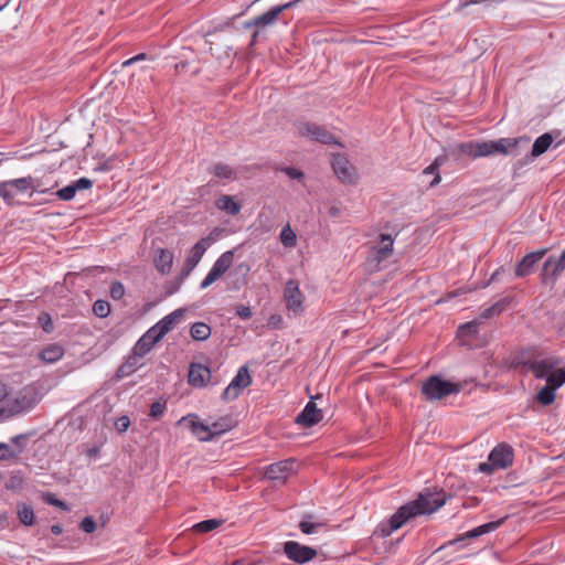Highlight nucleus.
Here are the masks:
<instances>
[{"label": "nucleus", "instance_id": "obj_46", "mask_svg": "<svg viewBox=\"0 0 565 565\" xmlns=\"http://www.w3.org/2000/svg\"><path fill=\"white\" fill-rule=\"evenodd\" d=\"M439 168V159L437 158L430 166H428L425 170V174H435L434 180L430 182V186H434L440 182V175L438 172Z\"/></svg>", "mask_w": 565, "mask_h": 565}, {"label": "nucleus", "instance_id": "obj_6", "mask_svg": "<svg viewBox=\"0 0 565 565\" xmlns=\"http://www.w3.org/2000/svg\"><path fill=\"white\" fill-rule=\"evenodd\" d=\"M297 130L300 136L321 142L323 145L338 143L337 138L330 131H328L323 126L315 122H299L297 125Z\"/></svg>", "mask_w": 565, "mask_h": 565}, {"label": "nucleus", "instance_id": "obj_21", "mask_svg": "<svg viewBox=\"0 0 565 565\" xmlns=\"http://www.w3.org/2000/svg\"><path fill=\"white\" fill-rule=\"evenodd\" d=\"M184 313V309L179 308L168 316L163 317L159 322H157L153 327H151L152 330H156L158 332V335L163 338L169 331H171L175 324L180 321Z\"/></svg>", "mask_w": 565, "mask_h": 565}, {"label": "nucleus", "instance_id": "obj_36", "mask_svg": "<svg viewBox=\"0 0 565 565\" xmlns=\"http://www.w3.org/2000/svg\"><path fill=\"white\" fill-rule=\"evenodd\" d=\"M279 237L281 244L287 248H292L297 244L296 233L292 231L289 224L282 227Z\"/></svg>", "mask_w": 565, "mask_h": 565}, {"label": "nucleus", "instance_id": "obj_26", "mask_svg": "<svg viewBox=\"0 0 565 565\" xmlns=\"http://www.w3.org/2000/svg\"><path fill=\"white\" fill-rule=\"evenodd\" d=\"M64 355V348L57 343H51L44 347L40 353L39 359L44 363H55Z\"/></svg>", "mask_w": 565, "mask_h": 565}, {"label": "nucleus", "instance_id": "obj_14", "mask_svg": "<svg viewBox=\"0 0 565 565\" xmlns=\"http://www.w3.org/2000/svg\"><path fill=\"white\" fill-rule=\"evenodd\" d=\"M565 269V249L557 260L548 257L542 267L541 278L544 284H555L561 273Z\"/></svg>", "mask_w": 565, "mask_h": 565}, {"label": "nucleus", "instance_id": "obj_43", "mask_svg": "<svg viewBox=\"0 0 565 565\" xmlns=\"http://www.w3.org/2000/svg\"><path fill=\"white\" fill-rule=\"evenodd\" d=\"M458 151L460 154L477 158L476 157L477 142H475V141L462 142L458 146Z\"/></svg>", "mask_w": 565, "mask_h": 565}, {"label": "nucleus", "instance_id": "obj_2", "mask_svg": "<svg viewBox=\"0 0 565 565\" xmlns=\"http://www.w3.org/2000/svg\"><path fill=\"white\" fill-rule=\"evenodd\" d=\"M462 386L444 380L440 375H431L422 384L420 392L428 401H437L451 394H457Z\"/></svg>", "mask_w": 565, "mask_h": 565}, {"label": "nucleus", "instance_id": "obj_17", "mask_svg": "<svg viewBox=\"0 0 565 565\" xmlns=\"http://www.w3.org/2000/svg\"><path fill=\"white\" fill-rule=\"evenodd\" d=\"M323 418L322 411L317 407L316 403L309 401L305 408L297 415L296 423L303 427H312Z\"/></svg>", "mask_w": 565, "mask_h": 565}, {"label": "nucleus", "instance_id": "obj_62", "mask_svg": "<svg viewBox=\"0 0 565 565\" xmlns=\"http://www.w3.org/2000/svg\"><path fill=\"white\" fill-rule=\"evenodd\" d=\"M8 395V387L4 383L0 382V402L3 401Z\"/></svg>", "mask_w": 565, "mask_h": 565}, {"label": "nucleus", "instance_id": "obj_4", "mask_svg": "<svg viewBox=\"0 0 565 565\" xmlns=\"http://www.w3.org/2000/svg\"><path fill=\"white\" fill-rule=\"evenodd\" d=\"M302 0H291L289 2L271 7L268 11L264 12L263 14L255 17L250 21L245 23V28H257V29H265L267 26H270L276 23L278 20V17L286 10L291 9L296 7L298 3H300Z\"/></svg>", "mask_w": 565, "mask_h": 565}, {"label": "nucleus", "instance_id": "obj_42", "mask_svg": "<svg viewBox=\"0 0 565 565\" xmlns=\"http://www.w3.org/2000/svg\"><path fill=\"white\" fill-rule=\"evenodd\" d=\"M212 173L220 179H231L233 175V169L224 163H216L212 169Z\"/></svg>", "mask_w": 565, "mask_h": 565}, {"label": "nucleus", "instance_id": "obj_25", "mask_svg": "<svg viewBox=\"0 0 565 565\" xmlns=\"http://www.w3.org/2000/svg\"><path fill=\"white\" fill-rule=\"evenodd\" d=\"M173 253L167 248H159L154 256V266L159 273L167 275L171 271L173 264Z\"/></svg>", "mask_w": 565, "mask_h": 565}, {"label": "nucleus", "instance_id": "obj_24", "mask_svg": "<svg viewBox=\"0 0 565 565\" xmlns=\"http://www.w3.org/2000/svg\"><path fill=\"white\" fill-rule=\"evenodd\" d=\"M142 358L143 355H137V353H135V349H132L131 354L118 367L116 372V377L122 379L134 374L142 365V363L140 362Z\"/></svg>", "mask_w": 565, "mask_h": 565}, {"label": "nucleus", "instance_id": "obj_34", "mask_svg": "<svg viewBox=\"0 0 565 565\" xmlns=\"http://www.w3.org/2000/svg\"><path fill=\"white\" fill-rule=\"evenodd\" d=\"M392 253L386 247L372 246L370 249L369 260L375 268L380 269L383 260L387 259Z\"/></svg>", "mask_w": 565, "mask_h": 565}, {"label": "nucleus", "instance_id": "obj_15", "mask_svg": "<svg viewBox=\"0 0 565 565\" xmlns=\"http://www.w3.org/2000/svg\"><path fill=\"white\" fill-rule=\"evenodd\" d=\"M547 248L526 254L515 266V277L523 278L531 275L536 264L546 255Z\"/></svg>", "mask_w": 565, "mask_h": 565}, {"label": "nucleus", "instance_id": "obj_10", "mask_svg": "<svg viewBox=\"0 0 565 565\" xmlns=\"http://www.w3.org/2000/svg\"><path fill=\"white\" fill-rule=\"evenodd\" d=\"M518 139L515 138H501L499 140L481 141L477 142L476 157H488L494 153H507L508 149L515 147Z\"/></svg>", "mask_w": 565, "mask_h": 565}, {"label": "nucleus", "instance_id": "obj_50", "mask_svg": "<svg viewBox=\"0 0 565 565\" xmlns=\"http://www.w3.org/2000/svg\"><path fill=\"white\" fill-rule=\"evenodd\" d=\"M130 426V419L128 416H120L115 422V428L118 433H125Z\"/></svg>", "mask_w": 565, "mask_h": 565}, {"label": "nucleus", "instance_id": "obj_18", "mask_svg": "<svg viewBox=\"0 0 565 565\" xmlns=\"http://www.w3.org/2000/svg\"><path fill=\"white\" fill-rule=\"evenodd\" d=\"M211 377L210 369L200 363H191L189 367L188 381L194 387H203Z\"/></svg>", "mask_w": 565, "mask_h": 565}, {"label": "nucleus", "instance_id": "obj_19", "mask_svg": "<svg viewBox=\"0 0 565 565\" xmlns=\"http://www.w3.org/2000/svg\"><path fill=\"white\" fill-rule=\"evenodd\" d=\"M211 243L212 237L210 235L201 238L196 244H194L185 259V267H189V269H194L202 259L206 249L210 247Z\"/></svg>", "mask_w": 565, "mask_h": 565}, {"label": "nucleus", "instance_id": "obj_59", "mask_svg": "<svg viewBox=\"0 0 565 565\" xmlns=\"http://www.w3.org/2000/svg\"><path fill=\"white\" fill-rule=\"evenodd\" d=\"M503 0H468L459 4L458 10L469 6V4H479V3H500Z\"/></svg>", "mask_w": 565, "mask_h": 565}, {"label": "nucleus", "instance_id": "obj_30", "mask_svg": "<svg viewBox=\"0 0 565 565\" xmlns=\"http://www.w3.org/2000/svg\"><path fill=\"white\" fill-rule=\"evenodd\" d=\"M504 522V518L503 519H500L498 521H493V522H489V523H486V524H482V525H479L470 531H468L462 537H460L459 540H463V539H476V537H479L483 534H487V533H490L494 530H497L502 523Z\"/></svg>", "mask_w": 565, "mask_h": 565}, {"label": "nucleus", "instance_id": "obj_13", "mask_svg": "<svg viewBox=\"0 0 565 565\" xmlns=\"http://www.w3.org/2000/svg\"><path fill=\"white\" fill-rule=\"evenodd\" d=\"M331 166L341 182L349 184L355 183V169L344 154H334L332 157Z\"/></svg>", "mask_w": 565, "mask_h": 565}, {"label": "nucleus", "instance_id": "obj_37", "mask_svg": "<svg viewBox=\"0 0 565 565\" xmlns=\"http://www.w3.org/2000/svg\"><path fill=\"white\" fill-rule=\"evenodd\" d=\"M565 383V369L553 370L547 376L546 385L553 387L555 391Z\"/></svg>", "mask_w": 565, "mask_h": 565}, {"label": "nucleus", "instance_id": "obj_12", "mask_svg": "<svg viewBox=\"0 0 565 565\" xmlns=\"http://www.w3.org/2000/svg\"><path fill=\"white\" fill-rule=\"evenodd\" d=\"M294 471L295 460L286 459L265 467L264 477L266 479L284 483L294 473Z\"/></svg>", "mask_w": 565, "mask_h": 565}, {"label": "nucleus", "instance_id": "obj_9", "mask_svg": "<svg viewBox=\"0 0 565 565\" xmlns=\"http://www.w3.org/2000/svg\"><path fill=\"white\" fill-rule=\"evenodd\" d=\"M282 550L288 559L297 564L308 563L317 556V550L308 545H302L296 541L285 542Z\"/></svg>", "mask_w": 565, "mask_h": 565}, {"label": "nucleus", "instance_id": "obj_29", "mask_svg": "<svg viewBox=\"0 0 565 565\" xmlns=\"http://www.w3.org/2000/svg\"><path fill=\"white\" fill-rule=\"evenodd\" d=\"M504 522V518L503 519H500L498 521H493V522H489V523H486V524H482V525H479L470 531H468L462 537H460L459 540H463V539H476V537H479L483 534H487V533H490L494 530H497L502 523Z\"/></svg>", "mask_w": 565, "mask_h": 565}, {"label": "nucleus", "instance_id": "obj_3", "mask_svg": "<svg viewBox=\"0 0 565 565\" xmlns=\"http://www.w3.org/2000/svg\"><path fill=\"white\" fill-rule=\"evenodd\" d=\"M513 457V448L508 444H500L491 450L488 461L479 465L478 470L490 475L497 469H507L512 465Z\"/></svg>", "mask_w": 565, "mask_h": 565}, {"label": "nucleus", "instance_id": "obj_58", "mask_svg": "<svg viewBox=\"0 0 565 565\" xmlns=\"http://www.w3.org/2000/svg\"><path fill=\"white\" fill-rule=\"evenodd\" d=\"M39 321L42 324V328L45 332H51L53 329L51 317L47 313H42L39 316Z\"/></svg>", "mask_w": 565, "mask_h": 565}, {"label": "nucleus", "instance_id": "obj_7", "mask_svg": "<svg viewBox=\"0 0 565 565\" xmlns=\"http://www.w3.org/2000/svg\"><path fill=\"white\" fill-rule=\"evenodd\" d=\"M177 425H186L193 436L200 441H211L214 439L210 423H203L194 413L181 417Z\"/></svg>", "mask_w": 565, "mask_h": 565}, {"label": "nucleus", "instance_id": "obj_53", "mask_svg": "<svg viewBox=\"0 0 565 565\" xmlns=\"http://www.w3.org/2000/svg\"><path fill=\"white\" fill-rule=\"evenodd\" d=\"M0 198L4 201L8 206H12V195L7 189V181L0 182Z\"/></svg>", "mask_w": 565, "mask_h": 565}, {"label": "nucleus", "instance_id": "obj_63", "mask_svg": "<svg viewBox=\"0 0 565 565\" xmlns=\"http://www.w3.org/2000/svg\"><path fill=\"white\" fill-rule=\"evenodd\" d=\"M495 317L494 312H492L491 307L484 309L481 313V318L483 319H490Z\"/></svg>", "mask_w": 565, "mask_h": 565}, {"label": "nucleus", "instance_id": "obj_39", "mask_svg": "<svg viewBox=\"0 0 565 565\" xmlns=\"http://www.w3.org/2000/svg\"><path fill=\"white\" fill-rule=\"evenodd\" d=\"M222 523H223L222 520L210 519V520H204V521L196 523L193 526V529L195 532H199V533H207V532H211V531L215 530L216 527H218Z\"/></svg>", "mask_w": 565, "mask_h": 565}, {"label": "nucleus", "instance_id": "obj_11", "mask_svg": "<svg viewBox=\"0 0 565 565\" xmlns=\"http://www.w3.org/2000/svg\"><path fill=\"white\" fill-rule=\"evenodd\" d=\"M252 383V377L248 372V367L243 365L238 369L235 377L228 384V386L223 391L222 397L225 401L235 399L239 396L242 391L249 386Z\"/></svg>", "mask_w": 565, "mask_h": 565}, {"label": "nucleus", "instance_id": "obj_23", "mask_svg": "<svg viewBox=\"0 0 565 565\" xmlns=\"http://www.w3.org/2000/svg\"><path fill=\"white\" fill-rule=\"evenodd\" d=\"M162 338L158 335V332L156 330H152L151 328L136 342L135 347V353L137 355H146L151 351V349L154 347L157 342H159Z\"/></svg>", "mask_w": 565, "mask_h": 565}, {"label": "nucleus", "instance_id": "obj_48", "mask_svg": "<svg viewBox=\"0 0 565 565\" xmlns=\"http://www.w3.org/2000/svg\"><path fill=\"white\" fill-rule=\"evenodd\" d=\"M125 295V287L120 281H114L110 285V297L114 300H119Z\"/></svg>", "mask_w": 565, "mask_h": 565}, {"label": "nucleus", "instance_id": "obj_56", "mask_svg": "<svg viewBox=\"0 0 565 565\" xmlns=\"http://www.w3.org/2000/svg\"><path fill=\"white\" fill-rule=\"evenodd\" d=\"M281 171H284L290 179L302 180L305 177L302 171L294 167L284 168Z\"/></svg>", "mask_w": 565, "mask_h": 565}, {"label": "nucleus", "instance_id": "obj_54", "mask_svg": "<svg viewBox=\"0 0 565 565\" xmlns=\"http://www.w3.org/2000/svg\"><path fill=\"white\" fill-rule=\"evenodd\" d=\"M393 244H394V239L391 235L388 234H381L380 235V243L376 245L377 247H386L387 249H390V253L393 254Z\"/></svg>", "mask_w": 565, "mask_h": 565}, {"label": "nucleus", "instance_id": "obj_40", "mask_svg": "<svg viewBox=\"0 0 565 565\" xmlns=\"http://www.w3.org/2000/svg\"><path fill=\"white\" fill-rule=\"evenodd\" d=\"M479 324L477 322L470 321L459 327L458 337H475L478 333Z\"/></svg>", "mask_w": 565, "mask_h": 565}, {"label": "nucleus", "instance_id": "obj_5", "mask_svg": "<svg viewBox=\"0 0 565 565\" xmlns=\"http://www.w3.org/2000/svg\"><path fill=\"white\" fill-rule=\"evenodd\" d=\"M516 363L525 366L536 379H545L561 363L558 358H548L541 361H531L525 359L524 353L516 358Z\"/></svg>", "mask_w": 565, "mask_h": 565}, {"label": "nucleus", "instance_id": "obj_45", "mask_svg": "<svg viewBox=\"0 0 565 565\" xmlns=\"http://www.w3.org/2000/svg\"><path fill=\"white\" fill-rule=\"evenodd\" d=\"M76 194V189L74 186L73 183L60 189L57 192H56V196L60 199V200H63V201H70L72 200Z\"/></svg>", "mask_w": 565, "mask_h": 565}, {"label": "nucleus", "instance_id": "obj_8", "mask_svg": "<svg viewBox=\"0 0 565 565\" xmlns=\"http://www.w3.org/2000/svg\"><path fill=\"white\" fill-rule=\"evenodd\" d=\"M234 260V252L227 250L223 253L213 264L211 270L202 280L200 288L205 289L213 282L218 280L232 266Z\"/></svg>", "mask_w": 565, "mask_h": 565}, {"label": "nucleus", "instance_id": "obj_47", "mask_svg": "<svg viewBox=\"0 0 565 565\" xmlns=\"http://www.w3.org/2000/svg\"><path fill=\"white\" fill-rule=\"evenodd\" d=\"M28 438V434H20L11 438V443L18 447V451H14L17 456L25 449Z\"/></svg>", "mask_w": 565, "mask_h": 565}, {"label": "nucleus", "instance_id": "obj_1", "mask_svg": "<svg viewBox=\"0 0 565 565\" xmlns=\"http://www.w3.org/2000/svg\"><path fill=\"white\" fill-rule=\"evenodd\" d=\"M446 503L444 494H419L416 500H413L401 508L390 518L387 524H382L379 527L382 537L390 536L394 531L402 527L408 520L423 515L430 514L437 511Z\"/></svg>", "mask_w": 565, "mask_h": 565}, {"label": "nucleus", "instance_id": "obj_28", "mask_svg": "<svg viewBox=\"0 0 565 565\" xmlns=\"http://www.w3.org/2000/svg\"><path fill=\"white\" fill-rule=\"evenodd\" d=\"M312 514H305L299 522L298 526L303 534L310 535L317 533L320 529L324 527V521H313Z\"/></svg>", "mask_w": 565, "mask_h": 565}, {"label": "nucleus", "instance_id": "obj_38", "mask_svg": "<svg viewBox=\"0 0 565 565\" xmlns=\"http://www.w3.org/2000/svg\"><path fill=\"white\" fill-rule=\"evenodd\" d=\"M536 399L544 406L551 405L555 401V390L545 385L536 395Z\"/></svg>", "mask_w": 565, "mask_h": 565}, {"label": "nucleus", "instance_id": "obj_44", "mask_svg": "<svg viewBox=\"0 0 565 565\" xmlns=\"http://www.w3.org/2000/svg\"><path fill=\"white\" fill-rule=\"evenodd\" d=\"M167 409V403L164 401H156L150 405L149 416L152 418H159L163 415Z\"/></svg>", "mask_w": 565, "mask_h": 565}, {"label": "nucleus", "instance_id": "obj_49", "mask_svg": "<svg viewBox=\"0 0 565 565\" xmlns=\"http://www.w3.org/2000/svg\"><path fill=\"white\" fill-rule=\"evenodd\" d=\"M79 529L85 533H93L96 530L95 520L92 516H85L79 523Z\"/></svg>", "mask_w": 565, "mask_h": 565}, {"label": "nucleus", "instance_id": "obj_27", "mask_svg": "<svg viewBox=\"0 0 565 565\" xmlns=\"http://www.w3.org/2000/svg\"><path fill=\"white\" fill-rule=\"evenodd\" d=\"M236 425H237V422L234 419V417L232 415L221 416L218 419L210 423L212 433L214 434V438L216 436H221V435L230 431Z\"/></svg>", "mask_w": 565, "mask_h": 565}, {"label": "nucleus", "instance_id": "obj_33", "mask_svg": "<svg viewBox=\"0 0 565 565\" xmlns=\"http://www.w3.org/2000/svg\"><path fill=\"white\" fill-rule=\"evenodd\" d=\"M211 327L205 322H195L191 326L190 334L195 341H205L211 337Z\"/></svg>", "mask_w": 565, "mask_h": 565}, {"label": "nucleus", "instance_id": "obj_57", "mask_svg": "<svg viewBox=\"0 0 565 565\" xmlns=\"http://www.w3.org/2000/svg\"><path fill=\"white\" fill-rule=\"evenodd\" d=\"M235 312L236 315L241 318V319H249L252 317V310L248 306H245V305H239L235 308Z\"/></svg>", "mask_w": 565, "mask_h": 565}, {"label": "nucleus", "instance_id": "obj_60", "mask_svg": "<svg viewBox=\"0 0 565 565\" xmlns=\"http://www.w3.org/2000/svg\"><path fill=\"white\" fill-rule=\"evenodd\" d=\"M146 58H147V54L146 53L137 54L136 56H134L131 58H128L125 62H122V67H127L129 65H132L136 62L143 61Z\"/></svg>", "mask_w": 565, "mask_h": 565}, {"label": "nucleus", "instance_id": "obj_51", "mask_svg": "<svg viewBox=\"0 0 565 565\" xmlns=\"http://www.w3.org/2000/svg\"><path fill=\"white\" fill-rule=\"evenodd\" d=\"M43 500H44V502H46V503H49L51 505H54V507H57V508H62V509H66L65 502H63L60 499H57L54 493H51V492L45 493L43 495Z\"/></svg>", "mask_w": 565, "mask_h": 565}, {"label": "nucleus", "instance_id": "obj_64", "mask_svg": "<svg viewBox=\"0 0 565 565\" xmlns=\"http://www.w3.org/2000/svg\"><path fill=\"white\" fill-rule=\"evenodd\" d=\"M51 532H52L54 535H60V534H62V532H63V527H62V525H61V524H53V525L51 526Z\"/></svg>", "mask_w": 565, "mask_h": 565}, {"label": "nucleus", "instance_id": "obj_41", "mask_svg": "<svg viewBox=\"0 0 565 565\" xmlns=\"http://www.w3.org/2000/svg\"><path fill=\"white\" fill-rule=\"evenodd\" d=\"M93 312L98 318H106L110 312V305L106 300H96L93 305Z\"/></svg>", "mask_w": 565, "mask_h": 565}, {"label": "nucleus", "instance_id": "obj_61", "mask_svg": "<svg viewBox=\"0 0 565 565\" xmlns=\"http://www.w3.org/2000/svg\"><path fill=\"white\" fill-rule=\"evenodd\" d=\"M511 302L510 297H503L500 300H498L494 305L495 307L500 308L501 311H503Z\"/></svg>", "mask_w": 565, "mask_h": 565}, {"label": "nucleus", "instance_id": "obj_20", "mask_svg": "<svg viewBox=\"0 0 565 565\" xmlns=\"http://www.w3.org/2000/svg\"><path fill=\"white\" fill-rule=\"evenodd\" d=\"M32 407L31 399L26 396L17 397L9 401L4 407L0 409V416L2 418H9L14 415L21 414Z\"/></svg>", "mask_w": 565, "mask_h": 565}, {"label": "nucleus", "instance_id": "obj_52", "mask_svg": "<svg viewBox=\"0 0 565 565\" xmlns=\"http://www.w3.org/2000/svg\"><path fill=\"white\" fill-rule=\"evenodd\" d=\"M17 454L13 450H10V447L6 443H0V460H9L11 458H15Z\"/></svg>", "mask_w": 565, "mask_h": 565}, {"label": "nucleus", "instance_id": "obj_16", "mask_svg": "<svg viewBox=\"0 0 565 565\" xmlns=\"http://www.w3.org/2000/svg\"><path fill=\"white\" fill-rule=\"evenodd\" d=\"M284 299L289 310L298 311L301 309L303 295L299 289V284L295 279H289L284 289Z\"/></svg>", "mask_w": 565, "mask_h": 565}, {"label": "nucleus", "instance_id": "obj_22", "mask_svg": "<svg viewBox=\"0 0 565 565\" xmlns=\"http://www.w3.org/2000/svg\"><path fill=\"white\" fill-rule=\"evenodd\" d=\"M7 189L11 192L13 206L15 204L14 199L17 194L24 193L29 190L35 191L36 186L34 185V179L29 175L13 180H7Z\"/></svg>", "mask_w": 565, "mask_h": 565}, {"label": "nucleus", "instance_id": "obj_55", "mask_svg": "<svg viewBox=\"0 0 565 565\" xmlns=\"http://www.w3.org/2000/svg\"><path fill=\"white\" fill-rule=\"evenodd\" d=\"M76 191L78 190H87V189H90L93 186V181L88 178H79L78 180L74 181L73 182Z\"/></svg>", "mask_w": 565, "mask_h": 565}, {"label": "nucleus", "instance_id": "obj_31", "mask_svg": "<svg viewBox=\"0 0 565 565\" xmlns=\"http://www.w3.org/2000/svg\"><path fill=\"white\" fill-rule=\"evenodd\" d=\"M215 205L218 210L226 212L230 215H236L241 211V205L233 200L232 196L223 194L216 199Z\"/></svg>", "mask_w": 565, "mask_h": 565}, {"label": "nucleus", "instance_id": "obj_35", "mask_svg": "<svg viewBox=\"0 0 565 565\" xmlns=\"http://www.w3.org/2000/svg\"><path fill=\"white\" fill-rule=\"evenodd\" d=\"M17 513L23 525L31 526L34 523V512L31 505L26 503H19L17 507Z\"/></svg>", "mask_w": 565, "mask_h": 565}, {"label": "nucleus", "instance_id": "obj_32", "mask_svg": "<svg viewBox=\"0 0 565 565\" xmlns=\"http://www.w3.org/2000/svg\"><path fill=\"white\" fill-rule=\"evenodd\" d=\"M552 142H553V137L551 136V134L546 132V134L541 135L539 138L535 139V141L532 146L530 157L531 158L540 157L550 148Z\"/></svg>", "mask_w": 565, "mask_h": 565}]
</instances>
